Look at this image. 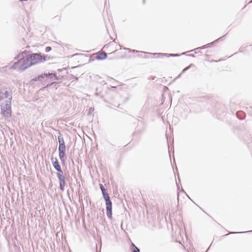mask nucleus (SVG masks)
<instances>
[{
    "label": "nucleus",
    "instance_id": "obj_12",
    "mask_svg": "<svg viewBox=\"0 0 252 252\" xmlns=\"http://www.w3.org/2000/svg\"><path fill=\"white\" fill-rule=\"evenodd\" d=\"M130 250L131 252H140V249L132 242L131 243Z\"/></svg>",
    "mask_w": 252,
    "mask_h": 252
},
{
    "label": "nucleus",
    "instance_id": "obj_41",
    "mask_svg": "<svg viewBox=\"0 0 252 252\" xmlns=\"http://www.w3.org/2000/svg\"><path fill=\"white\" fill-rule=\"evenodd\" d=\"M242 52V51H241V49H240L239 52Z\"/></svg>",
    "mask_w": 252,
    "mask_h": 252
},
{
    "label": "nucleus",
    "instance_id": "obj_13",
    "mask_svg": "<svg viewBox=\"0 0 252 252\" xmlns=\"http://www.w3.org/2000/svg\"><path fill=\"white\" fill-rule=\"evenodd\" d=\"M124 49L126 50H127L129 53H143V54H148L151 55V54H150L151 53H147V52H144V51H139L135 50H132V49H131L128 48H125Z\"/></svg>",
    "mask_w": 252,
    "mask_h": 252
},
{
    "label": "nucleus",
    "instance_id": "obj_42",
    "mask_svg": "<svg viewBox=\"0 0 252 252\" xmlns=\"http://www.w3.org/2000/svg\"><path fill=\"white\" fill-rule=\"evenodd\" d=\"M103 96L102 95H101V96H100V97H101V98H103Z\"/></svg>",
    "mask_w": 252,
    "mask_h": 252
},
{
    "label": "nucleus",
    "instance_id": "obj_22",
    "mask_svg": "<svg viewBox=\"0 0 252 252\" xmlns=\"http://www.w3.org/2000/svg\"><path fill=\"white\" fill-rule=\"evenodd\" d=\"M192 66H194V65L193 63L190 64L189 66L185 67V70H188Z\"/></svg>",
    "mask_w": 252,
    "mask_h": 252
},
{
    "label": "nucleus",
    "instance_id": "obj_30",
    "mask_svg": "<svg viewBox=\"0 0 252 252\" xmlns=\"http://www.w3.org/2000/svg\"><path fill=\"white\" fill-rule=\"evenodd\" d=\"M94 109H93L92 108H90V111H89V114H90V113H91V111L93 112V111H94Z\"/></svg>",
    "mask_w": 252,
    "mask_h": 252
},
{
    "label": "nucleus",
    "instance_id": "obj_5",
    "mask_svg": "<svg viewBox=\"0 0 252 252\" xmlns=\"http://www.w3.org/2000/svg\"><path fill=\"white\" fill-rule=\"evenodd\" d=\"M58 151L60 159L61 160L62 164L64 165L66 159L65 145H59Z\"/></svg>",
    "mask_w": 252,
    "mask_h": 252
},
{
    "label": "nucleus",
    "instance_id": "obj_20",
    "mask_svg": "<svg viewBox=\"0 0 252 252\" xmlns=\"http://www.w3.org/2000/svg\"><path fill=\"white\" fill-rule=\"evenodd\" d=\"M52 50V48L50 46H47L46 48H45V51L46 52V53H48V52H49L50 51H51Z\"/></svg>",
    "mask_w": 252,
    "mask_h": 252
},
{
    "label": "nucleus",
    "instance_id": "obj_16",
    "mask_svg": "<svg viewBox=\"0 0 252 252\" xmlns=\"http://www.w3.org/2000/svg\"><path fill=\"white\" fill-rule=\"evenodd\" d=\"M208 48H210V47H209V45L208 44H206L204 46H202L201 47H197L193 50H191L189 51V52L194 51L195 54H197L196 50H200V49H204Z\"/></svg>",
    "mask_w": 252,
    "mask_h": 252
},
{
    "label": "nucleus",
    "instance_id": "obj_10",
    "mask_svg": "<svg viewBox=\"0 0 252 252\" xmlns=\"http://www.w3.org/2000/svg\"><path fill=\"white\" fill-rule=\"evenodd\" d=\"M57 177L60 181V189H64L65 185V177L64 175H59Z\"/></svg>",
    "mask_w": 252,
    "mask_h": 252
},
{
    "label": "nucleus",
    "instance_id": "obj_14",
    "mask_svg": "<svg viewBox=\"0 0 252 252\" xmlns=\"http://www.w3.org/2000/svg\"><path fill=\"white\" fill-rule=\"evenodd\" d=\"M236 116L240 120H244L245 118V114L242 111L237 112Z\"/></svg>",
    "mask_w": 252,
    "mask_h": 252
},
{
    "label": "nucleus",
    "instance_id": "obj_9",
    "mask_svg": "<svg viewBox=\"0 0 252 252\" xmlns=\"http://www.w3.org/2000/svg\"><path fill=\"white\" fill-rule=\"evenodd\" d=\"M51 160L52 161V165L56 170H58V169H60V168H61V166L59 164L58 160L56 158H54L53 157H51Z\"/></svg>",
    "mask_w": 252,
    "mask_h": 252
},
{
    "label": "nucleus",
    "instance_id": "obj_35",
    "mask_svg": "<svg viewBox=\"0 0 252 252\" xmlns=\"http://www.w3.org/2000/svg\"><path fill=\"white\" fill-rule=\"evenodd\" d=\"M187 71V70H185V68H184L182 71V73L185 72V71Z\"/></svg>",
    "mask_w": 252,
    "mask_h": 252
},
{
    "label": "nucleus",
    "instance_id": "obj_34",
    "mask_svg": "<svg viewBox=\"0 0 252 252\" xmlns=\"http://www.w3.org/2000/svg\"><path fill=\"white\" fill-rule=\"evenodd\" d=\"M63 69H65V68H62V69L59 68V69H58V71L59 72H61V71H62V70H63Z\"/></svg>",
    "mask_w": 252,
    "mask_h": 252
},
{
    "label": "nucleus",
    "instance_id": "obj_27",
    "mask_svg": "<svg viewBox=\"0 0 252 252\" xmlns=\"http://www.w3.org/2000/svg\"><path fill=\"white\" fill-rule=\"evenodd\" d=\"M208 44L209 45V47H211L212 46H213V45H214V42H213H213H211V43H208Z\"/></svg>",
    "mask_w": 252,
    "mask_h": 252
},
{
    "label": "nucleus",
    "instance_id": "obj_3",
    "mask_svg": "<svg viewBox=\"0 0 252 252\" xmlns=\"http://www.w3.org/2000/svg\"><path fill=\"white\" fill-rule=\"evenodd\" d=\"M4 102V104H1L0 107L2 115L6 117L9 114L11 115V97L9 100H6Z\"/></svg>",
    "mask_w": 252,
    "mask_h": 252
},
{
    "label": "nucleus",
    "instance_id": "obj_33",
    "mask_svg": "<svg viewBox=\"0 0 252 252\" xmlns=\"http://www.w3.org/2000/svg\"><path fill=\"white\" fill-rule=\"evenodd\" d=\"M45 56H46V57H45L46 61L47 60V58H48V59H50V57H49V56H48V55H45Z\"/></svg>",
    "mask_w": 252,
    "mask_h": 252
},
{
    "label": "nucleus",
    "instance_id": "obj_7",
    "mask_svg": "<svg viewBox=\"0 0 252 252\" xmlns=\"http://www.w3.org/2000/svg\"><path fill=\"white\" fill-rule=\"evenodd\" d=\"M177 199L178 202L182 201V199H184L185 197L189 198L185 190H177Z\"/></svg>",
    "mask_w": 252,
    "mask_h": 252
},
{
    "label": "nucleus",
    "instance_id": "obj_28",
    "mask_svg": "<svg viewBox=\"0 0 252 252\" xmlns=\"http://www.w3.org/2000/svg\"><path fill=\"white\" fill-rule=\"evenodd\" d=\"M208 44L209 45V47H211L212 46H213V45H214V42H213H213H211V43H208Z\"/></svg>",
    "mask_w": 252,
    "mask_h": 252
},
{
    "label": "nucleus",
    "instance_id": "obj_15",
    "mask_svg": "<svg viewBox=\"0 0 252 252\" xmlns=\"http://www.w3.org/2000/svg\"><path fill=\"white\" fill-rule=\"evenodd\" d=\"M12 94L10 92H9L8 91H5L4 93L2 94V97L5 98H8L7 100L10 99V97L12 98L11 96Z\"/></svg>",
    "mask_w": 252,
    "mask_h": 252
},
{
    "label": "nucleus",
    "instance_id": "obj_39",
    "mask_svg": "<svg viewBox=\"0 0 252 252\" xmlns=\"http://www.w3.org/2000/svg\"><path fill=\"white\" fill-rule=\"evenodd\" d=\"M197 53H201V52H200V51H199V52H198V51H197Z\"/></svg>",
    "mask_w": 252,
    "mask_h": 252
},
{
    "label": "nucleus",
    "instance_id": "obj_43",
    "mask_svg": "<svg viewBox=\"0 0 252 252\" xmlns=\"http://www.w3.org/2000/svg\"><path fill=\"white\" fill-rule=\"evenodd\" d=\"M251 2H252V0L249 2V3H251Z\"/></svg>",
    "mask_w": 252,
    "mask_h": 252
},
{
    "label": "nucleus",
    "instance_id": "obj_36",
    "mask_svg": "<svg viewBox=\"0 0 252 252\" xmlns=\"http://www.w3.org/2000/svg\"><path fill=\"white\" fill-rule=\"evenodd\" d=\"M95 90H96V92H98V88H96V89H95Z\"/></svg>",
    "mask_w": 252,
    "mask_h": 252
},
{
    "label": "nucleus",
    "instance_id": "obj_6",
    "mask_svg": "<svg viewBox=\"0 0 252 252\" xmlns=\"http://www.w3.org/2000/svg\"><path fill=\"white\" fill-rule=\"evenodd\" d=\"M186 53H183L181 54V55L177 54H167V53H150V54H151V55L157 56L156 58H159V57L163 58L164 57H179L182 55H185Z\"/></svg>",
    "mask_w": 252,
    "mask_h": 252
},
{
    "label": "nucleus",
    "instance_id": "obj_29",
    "mask_svg": "<svg viewBox=\"0 0 252 252\" xmlns=\"http://www.w3.org/2000/svg\"><path fill=\"white\" fill-rule=\"evenodd\" d=\"M219 42V40L217 39L213 41L214 44L218 43Z\"/></svg>",
    "mask_w": 252,
    "mask_h": 252
},
{
    "label": "nucleus",
    "instance_id": "obj_2",
    "mask_svg": "<svg viewBox=\"0 0 252 252\" xmlns=\"http://www.w3.org/2000/svg\"><path fill=\"white\" fill-rule=\"evenodd\" d=\"M106 204V214L109 220L112 219V202L107 190H101Z\"/></svg>",
    "mask_w": 252,
    "mask_h": 252
},
{
    "label": "nucleus",
    "instance_id": "obj_40",
    "mask_svg": "<svg viewBox=\"0 0 252 252\" xmlns=\"http://www.w3.org/2000/svg\"><path fill=\"white\" fill-rule=\"evenodd\" d=\"M177 189H179V187L177 185Z\"/></svg>",
    "mask_w": 252,
    "mask_h": 252
},
{
    "label": "nucleus",
    "instance_id": "obj_21",
    "mask_svg": "<svg viewBox=\"0 0 252 252\" xmlns=\"http://www.w3.org/2000/svg\"><path fill=\"white\" fill-rule=\"evenodd\" d=\"M199 208H200V209H201V210H202V211L204 213H205L207 215H208L210 218H211L213 220H214L215 221L214 219H213V218L211 216H210L208 214H207V213H206L204 210H203V209H202L200 207H199Z\"/></svg>",
    "mask_w": 252,
    "mask_h": 252
},
{
    "label": "nucleus",
    "instance_id": "obj_25",
    "mask_svg": "<svg viewBox=\"0 0 252 252\" xmlns=\"http://www.w3.org/2000/svg\"><path fill=\"white\" fill-rule=\"evenodd\" d=\"M100 93H101V92H97L94 93V95L96 96H99V95H100Z\"/></svg>",
    "mask_w": 252,
    "mask_h": 252
},
{
    "label": "nucleus",
    "instance_id": "obj_11",
    "mask_svg": "<svg viewBox=\"0 0 252 252\" xmlns=\"http://www.w3.org/2000/svg\"><path fill=\"white\" fill-rule=\"evenodd\" d=\"M58 132V140L59 142V145H65L64 141L63 138V134L61 132L60 130H56Z\"/></svg>",
    "mask_w": 252,
    "mask_h": 252
},
{
    "label": "nucleus",
    "instance_id": "obj_24",
    "mask_svg": "<svg viewBox=\"0 0 252 252\" xmlns=\"http://www.w3.org/2000/svg\"><path fill=\"white\" fill-rule=\"evenodd\" d=\"M20 192H21V197H22V198L24 197V196L23 190V189H21V190H20Z\"/></svg>",
    "mask_w": 252,
    "mask_h": 252
},
{
    "label": "nucleus",
    "instance_id": "obj_1",
    "mask_svg": "<svg viewBox=\"0 0 252 252\" xmlns=\"http://www.w3.org/2000/svg\"><path fill=\"white\" fill-rule=\"evenodd\" d=\"M29 53L27 50L20 52L15 58L17 61L13 63L11 68L22 71L30 66L46 61V56L41 53Z\"/></svg>",
    "mask_w": 252,
    "mask_h": 252
},
{
    "label": "nucleus",
    "instance_id": "obj_19",
    "mask_svg": "<svg viewBox=\"0 0 252 252\" xmlns=\"http://www.w3.org/2000/svg\"><path fill=\"white\" fill-rule=\"evenodd\" d=\"M57 171H58V173H57V176H59V175H63V172L62 169V168H60V169H58V170H56Z\"/></svg>",
    "mask_w": 252,
    "mask_h": 252
},
{
    "label": "nucleus",
    "instance_id": "obj_17",
    "mask_svg": "<svg viewBox=\"0 0 252 252\" xmlns=\"http://www.w3.org/2000/svg\"><path fill=\"white\" fill-rule=\"evenodd\" d=\"M252 233V230L246 231L244 232H230L229 234H239V233ZM228 234L224 235V236H227Z\"/></svg>",
    "mask_w": 252,
    "mask_h": 252
},
{
    "label": "nucleus",
    "instance_id": "obj_8",
    "mask_svg": "<svg viewBox=\"0 0 252 252\" xmlns=\"http://www.w3.org/2000/svg\"><path fill=\"white\" fill-rule=\"evenodd\" d=\"M95 55V59L97 60H103L107 57V54L103 51L97 52Z\"/></svg>",
    "mask_w": 252,
    "mask_h": 252
},
{
    "label": "nucleus",
    "instance_id": "obj_4",
    "mask_svg": "<svg viewBox=\"0 0 252 252\" xmlns=\"http://www.w3.org/2000/svg\"><path fill=\"white\" fill-rule=\"evenodd\" d=\"M53 77L55 78V80H58L59 79V77L57 76V74L56 73L45 72L44 73L38 75L34 78H33L32 79V81H37L38 80H41V79H44L45 78L51 79Z\"/></svg>",
    "mask_w": 252,
    "mask_h": 252
},
{
    "label": "nucleus",
    "instance_id": "obj_31",
    "mask_svg": "<svg viewBox=\"0 0 252 252\" xmlns=\"http://www.w3.org/2000/svg\"><path fill=\"white\" fill-rule=\"evenodd\" d=\"M139 56L140 57H142V58H149V57L146 56H145L143 57V56H142V55H139Z\"/></svg>",
    "mask_w": 252,
    "mask_h": 252
},
{
    "label": "nucleus",
    "instance_id": "obj_18",
    "mask_svg": "<svg viewBox=\"0 0 252 252\" xmlns=\"http://www.w3.org/2000/svg\"><path fill=\"white\" fill-rule=\"evenodd\" d=\"M83 191V190H80V189L76 190V193L78 194L79 200H82V199H83V195H82Z\"/></svg>",
    "mask_w": 252,
    "mask_h": 252
},
{
    "label": "nucleus",
    "instance_id": "obj_23",
    "mask_svg": "<svg viewBox=\"0 0 252 252\" xmlns=\"http://www.w3.org/2000/svg\"><path fill=\"white\" fill-rule=\"evenodd\" d=\"M224 36H222L221 37H220V38H219L218 39L219 40V41H222L224 40Z\"/></svg>",
    "mask_w": 252,
    "mask_h": 252
},
{
    "label": "nucleus",
    "instance_id": "obj_32",
    "mask_svg": "<svg viewBox=\"0 0 252 252\" xmlns=\"http://www.w3.org/2000/svg\"><path fill=\"white\" fill-rule=\"evenodd\" d=\"M188 56L191 57H195V56L193 54H189L188 55Z\"/></svg>",
    "mask_w": 252,
    "mask_h": 252
},
{
    "label": "nucleus",
    "instance_id": "obj_38",
    "mask_svg": "<svg viewBox=\"0 0 252 252\" xmlns=\"http://www.w3.org/2000/svg\"><path fill=\"white\" fill-rule=\"evenodd\" d=\"M67 193L69 194V189H67Z\"/></svg>",
    "mask_w": 252,
    "mask_h": 252
},
{
    "label": "nucleus",
    "instance_id": "obj_37",
    "mask_svg": "<svg viewBox=\"0 0 252 252\" xmlns=\"http://www.w3.org/2000/svg\"><path fill=\"white\" fill-rule=\"evenodd\" d=\"M237 53H238V52H236V53H235L233 54V55H235V54H237ZM232 56H233V55H231V56H230L229 57H232Z\"/></svg>",
    "mask_w": 252,
    "mask_h": 252
},
{
    "label": "nucleus",
    "instance_id": "obj_26",
    "mask_svg": "<svg viewBox=\"0 0 252 252\" xmlns=\"http://www.w3.org/2000/svg\"><path fill=\"white\" fill-rule=\"evenodd\" d=\"M99 186H100V189H105L102 184H99Z\"/></svg>",
    "mask_w": 252,
    "mask_h": 252
}]
</instances>
